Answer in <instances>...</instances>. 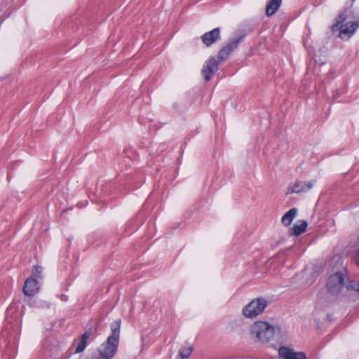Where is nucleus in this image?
Here are the masks:
<instances>
[{
    "instance_id": "obj_1",
    "label": "nucleus",
    "mask_w": 359,
    "mask_h": 359,
    "mask_svg": "<svg viewBox=\"0 0 359 359\" xmlns=\"http://www.w3.org/2000/svg\"><path fill=\"white\" fill-rule=\"evenodd\" d=\"M249 333L254 341L262 344L270 341L275 336L283 338L287 334L286 330H283L280 326H273L267 322L261 320L256 321L250 325Z\"/></svg>"
},
{
    "instance_id": "obj_2",
    "label": "nucleus",
    "mask_w": 359,
    "mask_h": 359,
    "mask_svg": "<svg viewBox=\"0 0 359 359\" xmlns=\"http://www.w3.org/2000/svg\"><path fill=\"white\" fill-rule=\"evenodd\" d=\"M120 327L121 320L111 323V334L107 337V342L99 348L101 359H111L116 355L119 342Z\"/></svg>"
},
{
    "instance_id": "obj_3",
    "label": "nucleus",
    "mask_w": 359,
    "mask_h": 359,
    "mask_svg": "<svg viewBox=\"0 0 359 359\" xmlns=\"http://www.w3.org/2000/svg\"><path fill=\"white\" fill-rule=\"evenodd\" d=\"M359 21H347L345 13H341L336 19V22L332 26V31L337 34L341 40L348 41L350 39L358 28Z\"/></svg>"
},
{
    "instance_id": "obj_4",
    "label": "nucleus",
    "mask_w": 359,
    "mask_h": 359,
    "mask_svg": "<svg viewBox=\"0 0 359 359\" xmlns=\"http://www.w3.org/2000/svg\"><path fill=\"white\" fill-rule=\"evenodd\" d=\"M328 292L333 295L345 294L348 291V283L346 282L344 274L342 272H336L331 275L327 282Z\"/></svg>"
},
{
    "instance_id": "obj_5",
    "label": "nucleus",
    "mask_w": 359,
    "mask_h": 359,
    "mask_svg": "<svg viewBox=\"0 0 359 359\" xmlns=\"http://www.w3.org/2000/svg\"><path fill=\"white\" fill-rule=\"evenodd\" d=\"M43 267L36 266L32 272V277L26 279L22 291L25 295L27 297H32L36 294L39 290V279H43Z\"/></svg>"
},
{
    "instance_id": "obj_6",
    "label": "nucleus",
    "mask_w": 359,
    "mask_h": 359,
    "mask_svg": "<svg viewBox=\"0 0 359 359\" xmlns=\"http://www.w3.org/2000/svg\"><path fill=\"white\" fill-rule=\"evenodd\" d=\"M267 302L264 298H256L248 303L242 310L243 315L247 318H254L262 314Z\"/></svg>"
},
{
    "instance_id": "obj_7",
    "label": "nucleus",
    "mask_w": 359,
    "mask_h": 359,
    "mask_svg": "<svg viewBox=\"0 0 359 359\" xmlns=\"http://www.w3.org/2000/svg\"><path fill=\"white\" fill-rule=\"evenodd\" d=\"M219 64V62L217 61L213 56H210L205 61L201 70L202 74L205 81H209L212 77V75L217 71Z\"/></svg>"
},
{
    "instance_id": "obj_8",
    "label": "nucleus",
    "mask_w": 359,
    "mask_h": 359,
    "mask_svg": "<svg viewBox=\"0 0 359 359\" xmlns=\"http://www.w3.org/2000/svg\"><path fill=\"white\" fill-rule=\"evenodd\" d=\"M243 36L238 39L232 40L231 42L224 46L218 53V62H222L225 61L230 54L238 47V44L243 41Z\"/></svg>"
},
{
    "instance_id": "obj_9",
    "label": "nucleus",
    "mask_w": 359,
    "mask_h": 359,
    "mask_svg": "<svg viewBox=\"0 0 359 359\" xmlns=\"http://www.w3.org/2000/svg\"><path fill=\"white\" fill-rule=\"evenodd\" d=\"M278 356L281 359H306L304 352H297L292 348L282 346L278 348Z\"/></svg>"
},
{
    "instance_id": "obj_10",
    "label": "nucleus",
    "mask_w": 359,
    "mask_h": 359,
    "mask_svg": "<svg viewBox=\"0 0 359 359\" xmlns=\"http://www.w3.org/2000/svg\"><path fill=\"white\" fill-rule=\"evenodd\" d=\"M316 180L308 182L296 181L290 186L289 189L292 193H302L309 191L315 184Z\"/></svg>"
},
{
    "instance_id": "obj_11",
    "label": "nucleus",
    "mask_w": 359,
    "mask_h": 359,
    "mask_svg": "<svg viewBox=\"0 0 359 359\" xmlns=\"http://www.w3.org/2000/svg\"><path fill=\"white\" fill-rule=\"evenodd\" d=\"M220 35V30L218 27L213 29L212 31L208 32L201 36V40L207 46L212 45L215 42Z\"/></svg>"
},
{
    "instance_id": "obj_12",
    "label": "nucleus",
    "mask_w": 359,
    "mask_h": 359,
    "mask_svg": "<svg viewBox=\"0 0 359 359\" xmlns=\"http://www.w3.org/2000/svg\"><path fill=\"white\" fill-rule=\"evenodd\" d=\"M282 0H268L266 6V14L267 16L273 15L280 8Z\"/></svg>"
},
{
    "instance_id": "obj_13",
    "label": "nucleus",
    "mask_w": 359,
    "mask_h": 359,
    "mask_svg": "<svg viewBox=\"0 0 359 359\" xmlns=\"http://www.w3.org/2000/svg\"><path fill=\"white\" fill-rule=\"evenodd\" d=\"M91 333L89 332H86L81 336L80 341L77 344L74 353H79L84 351L87 346V340L90 337Z\"/></svg>"
},
{
    "instance_id": "obj_14",
    "label": "nucleus",
    "mask_w": 359,
    "mask_h": 359,
    "mask_svg": "<svg viewBox=\"0 0 359 359\" xmlns=\"http://www.w3.org/2000/svg\"><path fill=\"white\" fill-rule=\"evenodd\" d=\"M297 210L296 208H292L287 211L282 217V223L285 226H289L292 224L293 219L296 217Z\"/></svg>"
},
{
    "instance_id": "obj_15",
    "label": "nucleus",
    "mask_w": 359,
    "mask_h": 359,
    "mask_svg": "<svg viewBox=\"0 0 359 359\" xmlns=\"http://www.w3.org/2000/svg\"><path fill=\"white\" fill-rule=\"evenodd\" d=\"M307 226L308 223L306 221H300L299 223L295 224L292 227V234L300 236L306 231Z\"/></svg>"
},
{
    "instance_id": "obj_16",
    "label": "nucleus",
    "mask_w": 359,
    "mask_h": 359,
    "mask_svg": "<svg viewBox=\"0 0 359 359\" xmlns=\"http://www.w3.org/2000/svg\"><path fill=\"white\" fill-rule=\"evenodd\" d=\"M193 348L191 346L182 347L179 351L180 359L187 358L192 353Z\"/></svg>"
},
{
    "instance_id": "obj_17",
    "label": "nucleus",
    "mask_w": 359,
    "mask_h": 359,
    "mask_svg": "<svg viewBox=\"0 0 359 359\" xmlns=\"http://www.w3.org/2000/svg\"><path fill=\"white\" fill-rule=\"evenodd\" d=\"M350 290L359 292V281H350L348 283V290Z\"/></svg>"
}]
</instances>
